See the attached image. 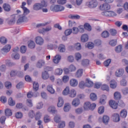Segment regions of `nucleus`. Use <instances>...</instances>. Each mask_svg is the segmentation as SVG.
I'll use <instances>...</instances> for the list:
<instances>
[{
    "mask_svg": "<svg viewBox=\"0 0 128 128\" xmlns=\"http://www.w3.org/2000/svg\"><path fill=\"white\" fill-rule=\"evenodd\" d=\"M48 6V2L44 0H42L40 3L34 4L33 6V10H40L43 8H46Z\"/></svg>",
    "mask_w": 128,
    "mask_h": 128,
    "instance_id": "nucleus-1",
    "label": "nucleus"
},
{
    "mask_svg": "<svg viewBox=\"0 0 128 128\" xmlns=\"http://www.w3.org/2000/svg\"><path fill=\"white\" fill-rule=\"evenodd\" d=\"M96 104H90V102H86L84 104V108L85 110H94L96 108Z\"/></svg>",
    "mask_w": 128,
    "mask_h": 128,
    "instance_id": "nucleus-2",
    "label": "nucleus"
},
{
    "mask_svg": "<svg viewBox=\"0 0 128 128\" xmlns=\"http://www.w3.org/2000/svg\"><path fill=\"white\" fill-rule=\"evenodd\" d=\"M50 9L52 12H62V10H64V7L60 5H52L50 7Z\"/></svg>",
    "mask_w": 128,
    "mask_h": 128,
    "instance_id": "nucleus-3",
    "label": "nucleus"
},
{
    "mask_svg": "<svg viewBox=\"0 0 128 128\" xmlns=\"http://www.w3.org/2000/svg\"><path fill=\"white\" fill-rule=\"evenodd\" d=\"M88 6L90 8H96V6H98V1H96V0H92L89 2Z\"/></svg>",
    "mask_w": 128,
    "mask_h": 128,
    "instance_id": "nucleus-4",
    "label": "nucleus"
},
{
    "mask_svg": "<svg viewBox=\"0 0 128 128\" xmlns=\"http://www.w3.org/2000/svg\"><path fill=\"white\" fill-rule=\"evenodd\" d=\"M101 10H108L110 9V6L108 4L104 3L100 6Z\"/></svg>",
    "mask_w": 128,
    "mask_h": 128,
    "instance_id": "nucleus-5",
    "label": "nucleus"
},
{
    "mask_svg": "<svg viewBox=\"0 0 128 128\" xmlns=\"http://www.w3.org/2000/svg\"><path fill=\"white\" fill-rule=\"evenodd\" d=\"M38 96V92H28L27 94V97L28 98H32V96H34V98H36V96Z\"/></svg>",
    "mask_w": 128,
    "mask_h": 128,
    "instance_id": "nucleus-6",
    "label": "nucleus"
},
{
    "mask_svg": "<svg viewBox=\"0 0 128 128\" xmlns=\"http://www.w3.org/2000/svg\"><path fill=\"white\" fill-rule=\"evenodd\" d=\"M44 64H46V62L44 60H39L38 61L36 64V66L38 68H42Z\"/></svg>",
    "mask_w": 128,
    "mask_h": 128,
    "instance_id": "nucleus-7",
    "label": "nucleus"
},
{
    "mask_svg": "<svg viewBox=\"0 0 128 128\" xmlns=\"http://www.w3.org/2000/svg\"><path fill=\"white\" fill-rule=\"evenodd\" d=\"M12 48V46L10 44H6L3 48H2L1 52L2 54H4V52H8Z\"/></svg>",
    "mask_w": 128,
    "mask_h": 128,
    "instance_id": "nucleus-8",
    "label": "nucleus"
},
{
    "mask_svg": "<svg viewBox=\"0 0 128 128\" xmlns=\"http://www.w3.org/2000/svg\"><path fill=\"white\" fill-rule=\"evenodd\" d=\"M109 104L110 108H114V110H116V108H118V103L115 102V101L110 100L109 102Z\"/></svg>",
    "mask_w": 128,
    "mask_h": 128,
    "instance_id": "nucleus-9",
    "label": "nucleus"
},
{
    "mask_svg": "<svg viewBox=\"0 0 128 128\" xmlns=\"http://www.w3.org/2000/svg\"><path fill=\"white\" fill-rule=\"evenodd\" d=\"M36 42L37 44L42 46V44H44V39L40 36H37L36 38Z\"/></svg>",
    "mask_w": 128,
    "mask_h": 128,
    "instance_id": "nucleus-10",
    "label": "nucleus"
},
{
    "mask_svg": "<svg viewBox=\"0 0 128 128\" xmlns=\"http://www.w3.org/2000/svg\"><path fill=\"white\" fill-rule=\"evenodd\" d=\"M112 116L113 120L114 122H120V114H114Z\"/></svg>",
    "mask_w": 128,
    "mask_h": 128,
    "instance_id": "nucleus-11",
    "label": "nucleus"
},
{
    "mask_svg": "<svg viewBox=\"0 0 128 128\" xmlns=\"http://www.w3.org/2000/svg\"><path fill=\"white\" fill-rule=\"evenodd\" d=\"M124 69H118L116 72V76L118 77L122 76L124 74Z\"/></svg>",
    "mask_w": 128,
    "mask_h": 128,
    "instance_id": "nucleus-12",
    "label": "nucleus"
},
{
    "mask_svg": "<svg viewBox=\"0 0 128 128\" xmlns=\"http://www.w3.org/2000/svg\"><path fill=\"white\" fill-rule=\"evenodd\" d=\"M128 115V111L124 109L122 110L120 112V116L122 118H126V116Z\"/></svg>",
    "mask_w": 128,
    "mask_h": 128,
    "instance_id": "nucleus-13",
    "label": "nucleus"
},
{
    "mask_svg": "<svg viewBox=\"0 0 128 128\" xmlns=\"http://www.w3.org/2000/svg\"><path fill=\"white\" fill-rule=\"evenodd\" d=\"M72 108V106L70 104L67 103L64 104V110L66 112H70V110Z\"/></svg>",
    "mask_w": 128,
    "mask_h": 128,
    "instance_id": "nucleus-14",
    "label": "nucleus"
},
{
    "mask_svg": "<svg viewBox=\"0 0 128 128\" xmlns=\"http://www.w3.org/2000/svg\"><path fill=\"white\" fill-rule=\"evenodd\" d=\"M61 59L62 56H60V55H57L54 56V58L53 59V62L54 64H58Z\"/></svg>",
    "mask_w": 128,
    "mask_h": 128,
    "instance_id": "nucleus-15",
    "label": "nucleus"
},
{
    "mask_svg": "<svg viewBox=\"0 0 128 128\" xmlns=\"http://www.w3.org/2000/svg\"><path fill=\"white\" fill-rule=\"evenodd\" d=\"M88 40V36L86 34H84L81 36V42H86Z\"/></svg>",
    "mask_w": 128,
    "mask_h": 128,
    "instance_id": "nucleus-16",
    "label": "nucleus"
},
{
    "mask_svg": "<svg viewBox=\"0 0 128 128\" xmlns=\"http://www.w3.org/2000/svg\"><path fill=\"white\" fill-rule=\"evenodd\" d=\"M78 80H76V79H72L70 80V86H78Z\"/></svg>",
    "mask_w": 128,
    "mask_h": 128,
    "instance_id": "nucleus-17",
    "label": "nucleus"
},
{
    "mask_svg": "<svg viewBox=\"0 0 128 128\" xmlns=\"http://www.w3.org/2000/svg\"><path fill=\"white\" fill-rule=\"evenodd\" d=\"M94 86V82L90 79H86V86H87V88H92Z\"/></svg>",
    "mask_w": 128,
    "mask_h": 128,
    "instance_id": "nucleus-18",
    "label": "nucleus"
},
{
    "mask_svg": "<svg viewBox=\"0 0 128 128\" xmlns=\"http://www.w3.org/2000/svg\"><path fill=\"white\" fill-rule=\"evenodd\" d=\"M80 100L78 98H75L73 100L72 102V104L74 106H78L80 105Z\"/></svg>",
    "mask_w": 128,
    "mask_h": 128,
    "instance_id": "nucleus-19",
    "label": "nucleus"
},
{
    "mask_svg": "<svg viewBox=\"0 0 128 128\" xmlns=\"http://www.w3.org/2000/svg\"><path fill=\"white\" fill-rule=\"evenodd\" d=\"M69 96L70 98H74L76 96V92L74 90V89H72L69 92Z\"/></svg>",
    "mask_w": 128,
    "mask_h": 128,
    "instance_id": "nucleus-20",
    "label": "nucleus"
},
{
    "mask_svg": "<svg viewBox=\"0 0 128 128\" xmlns=\"http://www.w3.org/2000/svg\"><path fill=\"white\" fill-rule=\"evenodd\" d=\"M47 90L50 92V94H54L56 92L54 90V89L52 88V85H48L47 86Z\"/></svg>",
    "mask_w": 128,
    "mask_h": 128,
    "instance_id": "nucleus-21",
    "label": "nucleus"
},
{
    "mask_svg": "<svg viewBox=\"0 0 128 128\" xmlns=\"http://www.w3.org/2000/svg\"><path fill=\"white\" fill-rule=\"evenodd\" d=\"M26 16H22L18 19L16 22L18 24H20V22H26Z\"/></svg>",
    "mask_w": 128,
    "mask_h": 128,
    "instance_id": "nucleus-22",
    "label": "nucleus"
},
{
    "mask_svg": "<svg viewBox=\"0 0 128 128\" xmlns=\"http://www.w3.org/2000/svg\"><path fill=\"white\" fill-rule=\"evenodd\" d=\"M108 122H110V117L108 116H104L102 117V122L105 124H108Z\"/></svg>",
    "mask_w": 128,
    "mask_h": 128,
    "instance_id": "nucleus-23",
    "label": "nucleus"
},
{
    "mask_svg": "<svg viewBox=\"0 0 128 128\" xmlns=\"http://www.w3.org/2000/svg\"><path fill=\"white\" fill-rule=\"evenodd\" d=\"M114 100H120L122 98V94L120 92H116L114 94Z\"/></svg>",
    "mask_w": 128,
    "mask_h": 128,
    "instance_id": "nucleus-24",
    "label": "nucleus"
},
{
    "mask_svg": "<svg viewBox=\"0 0 128 128\" xmlns=\"http://www.w3.org/2000/svg\"><path fill=\"white\" fill-rule=\"evenodd\" d=\"M57 106L58 108H62V106H64V99H62V97L58 98V102L57 104Z\"/></svg>",
    "mask_w": 128,
    "mask_h": 128,
    "instance_id": "nucleus-25",
    "label": "nucleus"
},
{
    "mask_svg": "<svg viewBox=\"0 0 128 128\" xmlns=\"http://www.w3.org/2000/svg\"><path fill=\"white\" fill-rule=\"evenodd\" d=\"M38 88H40V85H38V83L34 82H33V92H38Z\"/></svg>",
    "mask_w": 128,
    "mask_h": 128,
    "instance_id": "nucleus-26",
    "label": "nucleus"
},
{
    "mask_svg": "<svg viewBox=\"0 0 128 128\" xmlns=\"http://www.w3.org/2000/svg\"><path fill=\"white\" fill-rule=\"evenodd\" d=\"M88 64H90V60L88 59H85V60H83L82 61V65L83 66H84V67L88 66Z\"/></svg>",
    "mask_w": 128,
    "mask_h": 128,
    "instance_id": "nucleus-27",
    "label": "nucleus"
},
{
    "mask_svg": "<svg viewBox=\"0 0 128 128\" xmlns=\"http://www.w3.org/2000/svg\"><path fill=\"white\" fill-rule=\"evenodd\" d=\"M50 78V74L46 71L42 72V78L43 80H48Z\"/></svg>",
    "mask_w": 128,
    "mask_h": 128,
    "instance_id": "nucleus-28",
    "label": "nucleus"
},
{
    "mask_svg": "<svg viewBox=\"0 0 128 128\" xmlns=\"http://www.w3.org/2000/svg\"><path fill=\"white\" fill-rule=\"evenodd\" d=\"M28 46L30 48H36V44L34 42L30 40L28 42Z\"/></svg>",
    "mask_w": 128,
    "mask_h": 128,
    "instance_id": "nucleus-29",
    "label": "nucleus"
},
{
    "mask_svg": "<svg viewBox=\"0 0 128 128\" xmlns=\"http://www.w3.org/2000/svg\"><path fill=\"white\" fill-rule=\"evenodd\" d=\"M118 84H116V82L114 80H112L110 82V88H116V86Z\"/></svg>",
    "mask_w": 128,
    "mask_h": 128,
    "instance_id": "nucleus-30",
    "label": "nucleus"
},
{
    "mask_svg": "<svg viewBox=\"0 0 128 128\" xmlns=\"http://www.w3.org/2000/svg\"><path fill=\"white\" fill-rule=\"evenodd\" d=\"M3 8L5 12H10V6L8 4H4Z\"/></svg>",
    "mask_w": 128,
    "mask_h": 128,
    "instance_id": "nucleus-31",
    "label": "nucleus"
},
{
    "mask_svg": "<svg viewBox=\"0 0 128 128\" xmlns=\"http://www.w3.org/2000/svg\"><path fill=\"white\" fill-rule=\"evenodd\" d=\"M58 50L60 52H66V46L63 44H60L59 46Z\"/></svg>",
    "mask_w": 128,
    "mask_h": 128,
    "instance_id": "nucleus-32",
    "label": "nucleus"
},
{
    "mask_svg": "<svg viewBox=\"0 0 128 128\" xmlns=\"http://www.w3.org/2000/svg\"><path fill=\"white\" fill-rule=\"evenodd\" d=\"M101 36L102 38H108L110 36V33L108 31H104L102 33Z\"/></svg>",
    "mask_w": 128,
    "mask_h": 128,
    "instance_id": "nucleus-33",
    "label": "nucleus"
},
{
    "mask_svg": "<svg viewBox=\"0 0 128 128\" xmlns=\"http://www.w3.org/2000/svg\"><path fill=\"white\" fill-rule=\"evenodd\" d=\"M122 50V46L118 45L115 48V51L116 52L120 54Z\"/></svg>",
    "mask_w": 128,
    "mask_h": 128,
    "instance_id": "nucleus-34",
    "label": "nucleus"
},
{
    "mask_svg": "<svg viewBox=\"0 0 128 128\" xmlns=\"http://www.w3.org/2000/svg\"><path fill=\"white\" fill-rule=\"evenodd\" d=\"M72 33V29H67L64 32V34L66 36H70Z\"/></svg>",
    "mask_w": 128,
    "mask_h": 128,
    "instance_id": "nucleus-35",
    "label": "nucleus"
},
{
    "mask_svg": "<svg viewBox=\"0 0 128 128\" xmlns=\"http://www.w3.org/2000/svg\"><path fill=\"white\" fill-rule=\"evenodd\" d=\"M5 114L6 116H12V110L10 109H6L5 110Z\"/></svg>",
    "mask_w": 128,
    "mask_h": 128,
    "instance_id": "nucleus-36",
    "label": "nucleus"
},
{
    "mask_svg": "<svg viewBox=\"0 0 128 128\" xmlns=\"http://www.w3.org/2000/svg\"><path fill=\"white\" fill-rule=\"evenodd\" d=\"M48 112L50 114H54L56 112V108L54 106H51L48 108Z\"/></svg>",
    "mask_w": 128,
    "mask_h": 128,
    "instance_id": "nucleus-37",
    "label": "nucleus"
},
{
    "mask_svg": "<svg viewBox=\"0 0 128 128\" xmlns=\"http://www.w3.org/2000/svg\"><path fill=\"white\" fill-rule=\"evenodd\" d=\"M84 28L87 30L88 32H90L92 30V26L88 23H86L84 24Z\"/></svg>",
    "mask_w": 128,
    "mask_h": 128,
    "instance_id": "nucleus-38",
    "label": "nucleus"
},
{
    "mask_svg": "<svg viewBox=\"0 0 128 128\" xmlns=\"http://www.w3.org/2000/svg\"><path fill=\"white\" fill-rule=\"evenodd\" d=\"M55 74L56 76H61L62 74V69L60 68L56 69Z\"/></svg>",
    "mask_w": 128,
    "mask_h": 128,
    "instance_id": "nucleus-39",
    "label": "nucleus"
},
{
    "mask_svg": "<svg viewBox=\"0 0 128 128\" xmlns=\"http://www.w3.org/2000/svg\"><path fill=\"white\" fill-rule=\"evenodd\" d=\"M69 18H72V20H80V16L79 15H72V14H70L69 15Z\"/></svg>",
    "mask_w": 128,
    "mask_h": 128,
    "instance_id": "nucleus-40",
    "label": "nucleus"
},
{
    "mask_svg": "<svg viewBox=\"0 0 128 128\" xmlns=\"http://www.w3.org/2000/svg\"><path fill=\"white\" fill-rule=\"evenodd\" d=\"M8 104L9 106H14V104H16V102H14V100H12V98H10L8 99Z\"/></svg>",
    "mask_w": 128,
    "mask_h": 128,
    "instance_id": "nucleus-41",
    "label": "nucleus"
},
{
    "mask_svg": "<svg viewBox=\"0 0 128 128\" xmlns=\"http://www.w3.org/2000/svg\"><path fill=\"white\" fill-rule=\"evenodd\" d=\"M84 72V70L82 69H79L76 74V76L77 78H80L82 76V72Z\"/></svg>",
    "mask_w": 128,
    "mask_h": 128,
    "instance_id": "nucleus-42",
    "label": "nucleus"
},
{
    "mask_svg": "<svg viewBox=\"0 0 128 128\" xmlns=\"http://www.w3.org/2000/svg\"><path fill=\"white\" fill-rule=\"evenodd\" d=\"M90 98L93 101L96 100V99L98 98L96 94L94 93H92L90 94Z\"/></svg>",
    "mask_w": 128,
    "mask_h": 128,
    "instance_id": "nucleus-43",
    "label": "nucleus"
},
{
    "mask_svg": "<svg viewBox=\"0 0 128 128\" xmlns=\"http://www.w3.org/2000/svg\"><path fill=\"white\" fill-rule=\"evenodd\" d=\"M70 88L66 87V88L63 90L62 94H64V96H68L70 93Z\"/></svg>",
    "mask_w": 128,
    "mask_h": 128,
    "instance_id": "nucleus-44",
    "label": "nucleus"
},
{
    "mask_svg": "<svg viewBox=\"0 0 128 128\" xmlns=\"http://www.w3.org/2000/svg\"><path fill=\"white\" fill-rule=\"evenodd\" d=\"M102 90H106V92H110V87L106 84H104L101 87Z\"/></svg>",
    "mask_w": 128,
    "mask_h": 128,
    "instance_id": "nucleus-45",
    "label": "nucleus"
},
{
    "mask_svg": "<svg viewBox=\"0 0 128 128\" xmlns=\"http://www.w3.org/2000/svg\"><path fill=\"white\" fill-rule=\"evenodd\" d=\"M0 42L2 44H6V42H8V40H6V38L2 36L0 38Z\"/></svg>",
    "mask_w": 128,
    "mask_h": 128,
    "instance_id": "nucleus-46",
    "label": "nucleus"
},
{
    "mask_svg": "<svg viewBox=\"0 0 128 128\" xmlns=\"http://www.w3.org/2000/svg\"><path fill=\"white\" fill-rule=\"evenodd\" d=\"M79 30L76 27H74L72 30V34H78Z\"/></svg>",
    "mask_w": 128,
    "mask_h": 128,
    "instance_id": "nucleus-47",
    "label": "nucleus"
},
{
    "mask_svg": "<svg viewBox=\"0 0 128 128\" xmlns=\"http://www.w3.org/2000/svg\"><path fill=\"white\" fill-rule=\"evenodd\" d=\"M98 112L100 114H104V106H101L99 107L98 108Z\"/></svg>",
    "mask_w": 128,
    "mask_h": 128,
    "instance_id": "nucleus-48",
    "label": "nucleus"
},
{
    "mask_svg": "<svg viewBox=\"0 0 128 128\" xmlns=\"http://www.w3.org/2000/svg\"><path fill=\"white\" fill-rule=\"evenodd\" d=\"M12 58H14V60H20V54H18V53L12 54Z\"/></svg>",
    "mask_w": 128,
    "mask_h": 128,
    "instance_id": "nucleus-49",
    "label": "nucleus"
},
{
    "mask_svg": "<svg viewBox=\"0 0 128 128\" xmlns=\"http://www.w3.org/2000/svg\"><path fill=\"white\" fill-rule=\"evenodd\" d=\"M24 10V16H26L30 14V10L26 8V7H24L22 8Z\"/></svg>",
    "mask_w": 128,
    "mask_h": 128,
    "instance_id": "nucleus-50",
    "label": "nucleus"
},
{
    "mask_svg": "<svg viewBox=\"0 0 128 128\" xmlns=\"http://www.w3.org/2000/svg\"><path fill=\"white\" fill-rule=\"evenodd\" d=\"M44 120L45 123L50 122V116L48 115H46L44 116Z\"/></svg>",
    "mask_w": 128,
    "mask_h": 128,
    "instance_id": "nucleus-51",
    "label": "nucleus"
},
{
    "mask_svg": "<svg viewBox=\"0 0 128 128\" xmlns=\"http://www.w3.org/2000/svg\"><path fill=\"white\" fill-rule=\"evenodd\" d=\"M20 52L22 54H24L26 52V46H23L20 47Z\"/></svg>",
    "mask_w": 128,
    "mask_h": 128,
    "instance_id": "nucleus-52",
    "label": "nucleus"
},
{
    "mask_svg": "<svg viewBox=\"0 0 128 128\" xmlns=\"http://www.w3.org/2000/svg\"><path fill=\"white\" fill-rule=\"evenodd\" d=\"M109 44L111 46H116V40H112L109 42Z\"/></svg>",
    "mask_w": 128,
    "mask_h": 128,
    "instance_id": "nucleus-53",
    "label": "nucleus"
},
{
    "mask_svg": "<svg viewBox=\"0 0 128 128\" xmlns=\"http://www.w3.org/2000/svg\"><path fill=\"white\" fill-rule=\"evenodd\" d=\"M70 80V77L68 76H64L62 77V82L64 83L68 82Z\"/></svg>",
    "mask_w": 128,
    "mask_h": 128,
    "instance_id": "nucleus-54",
    "label": "nucleus"
},
{
    "mask_svg": "<svg viewBox=\"0 0 128 128\" xmlns=\"http://www.w3.org/2000/svg\"><path fill=\"white\" fill-rule=\"evenodd\" d=\"M16 118H22V112H17L16 114Z\"/></svg>",
    "mask_w": 128,
    "mask_h": 128,
    "instance_id": "nucleus-55",
    "label": "nucleus"
},
{
    "mask_svg": "<svg viewBox=\"0 0 128 128\" xmlns=\"http://www.w3.org/2000/svg\"><path fill=\"white\" fill-rule=\"evenodd\" d=\"M112 62V60L110 59H108L105 62H104V66H110V64Z\"/></svg>",
    "mask_w": 128,
    "mask_h": 128,
    "instance_id": "nucleus-56",
    "label": "nucleus"
},
{
    "mask_svg": "<svg viewBox=\"0 0 128 128\" xmlns=\"http://www.w3.org/2000/svg\"><path fill=\"white\" fill-rule=\"evenodd\" d=\"M122 92L124 96L128 94V88L126 87L122 90Z\"/></svg>",
    "mask_w": 128,
    "mask_h": 128,
    "instance_id": "nucleus-57",
    "label": "nucleus"
},
{
    "mask_svg": "<svg viewBox=\"0 0 128 128\" xmlns=\"http://www.w3.org/2000/svg\"><path fill=\"white\" fill-rule=\"evenodd\" d=\"M84 86H86V83L84 82H80L79 84V88H84Z\"/></svg>",
    "mask_w": 128,
    "mask_h": 128,
    "instance_id": "nucleus-58",
    "label": "nucleus"
},
{
    "mask_svg": "<svg viewBox=\"0 0 128 128\" xmlns=\"http://www.w3.org/2000/svg\"><path fill=\"white\" fill-rule=\"evenodd\" d=\"M75 58L76 60H80V58H82V55L78 52L76 53L75 54Z\"/></svg>",
    "mask_w": 128,
    "mask_h": 128,
    "instance_id": "nucleus-59",
    "label": "nucleus"
},
{
    "mask_svg": "<svg viewBox=\"0 0 128 128\" xmlns=\"http://www.w3.org/2000/svg\"><path fill=\"white\" fill-rule=\"evenodd\" d=\"M5 86L6 88H12V83L9 82H5Z\"/></svg>",
    "mask_w": 128,
    "mask_h": 128,
    "instance_id": "nucleus-60",
    "label": "nucleus"
},
{
    "mask_svg": "<svg viewBox=\"0 0 128 128\" xmlns=\"http://www.w3.org/2000/svg\"><path fill=\"white\" fill-rule=\"evenodd\" d=\"M10 74L11 76H18V71L14 70H12Z\"/></svg>",
    "mask_w": 128,
    "mask_h": 128,
    "instance_id": "nucleus-61",
    "label": "nucleus"
},
{
    "mask_svg": "<svg viewBox=\"0 0 128 128\" xmlns=\"http://www.w3.org/2000/svg\"><path fill=\"white\" fill-rule=\"evenodd\" d=\"M101 86H102V83H100V82H97L94 84V88H100Z\"/></svg>",
    "mask_w": 128,
    "mask_h": 128,
    "instance_id": "nucleus-62",
    "label": "nucleus"
},
{
    "mask_svg": "<svg viewBox=\"0 0 128 128\" xmlns=\"http://www.w3.org/2000/svg\"><path fill=\"white\" fill-rule=\"evenodd\" d=\"M110 34L111 36H116V30L115 29H111L110 30Z\"/></svg>",
    "mask_w": 128,
    "mask_h": 128,
    "instance_id": "nucleus-63",
    "label": "nucleus"
},
{
    "mask_svg": "<svg viewBox=\"0 0 128 128\" xmlns=\"http://www.w3.org/2000/svg\"><path fill=\"white\" fill-rule=\"evenodd\" d=\"M102 14L104 16H110V11L102 12Z\"/></svg>",
    "mask_w": 128,
    "mask_h": 128,
    "instance_id": "nucleus-64",
    "label": "nucleus"
}]
</instances>
